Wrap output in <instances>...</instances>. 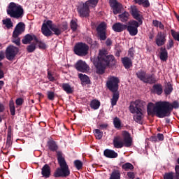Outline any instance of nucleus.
Segmentation results:
<instances>
[{
	"instance_id": "obj_1",
	"label": "nucleus",
	"mask_w": 179,
	"mask_h": 179,
	"mask_svg": "<svg viewBox=\"0 0 179 179\" xmlns=\"http://www.w3.org/2000/svg\"><path fill=\"white\" fill-rule=\"evenodd\" d=\"M179 103L177 101H174L172 103L163 101H158L155 103H149L147 106L148 115L155 117L156 115L158 118H164L166 117H170L173 108H178Z\"/></svg>"
},
{
	"instance_id": "obj_2",
	"label": "nucleus",
	"mask_w": 179,
	"mask_h": 179,
	"mask_svg": "<svg viewBox=\"0 0 179 179\" xmlns=\"http://www.w3.org/2000/svg\"><path fill=\"white\" fill-rule=\"evenodd\" d=\"M92 61L96 68L97 75H104L106 69L110 66H115L117 59L113 55H106V51H99L97 57L92 58Z\"/></svg>"
},
{
	"instance_id": "obj_3",
	"label": "nucleus",
	"mask_w": 179,
	"mask_h": 179,
	"mask_svg": "<svg viewBox=\"0 0 179 179\" xmlns=\"http://www.w3.org/2000/svg\"><path fill=\"white\" fill-rule=\"evenodd\" d=\"M68 30V22H63L61 24H55L52 20H48L43 23L41 27V33L45 37H51V36H61L63 31Z\"/></svg>"
},
{
	"instance_id": "obj_4",
	"label": "nucleus",
	"mask_w": 179,
	"mask_h": 179,
	"mask_svg": "<svg viewBox=\"0 0 179 179\" xmlns=\"http://www.w3.org/2000/svg\"><path fill=\"white\" fill-rule=\"evenodd\" d=\"M57 156L59 167L57 168L53 173V177L55 178H66V177H69L71 176V170L65 158L62 156V153L59 152Z\"/></svg>"
},
{
	"instance_id": "obj_5",
	"label": "nucleus",
	"mask_w": 179,
	"mask_h": 179,
	"mask_svg": "<svg viewBox=\"0 0 179 179\" xmlns=\"http://www.w3.org/2000/svg\"><path fill=\"white\" fill-rule=\"evenodd\" d=\"M130 113L131 114H135L134 116V120L138 124H142V118H143V113H142L143 110V101L138 99L135 101H132L129 107Z\"/></svg>"
},
{
	"instance_id": "obj_6",
	"label": "nucleus",
	"mask_w": 179,
	"mask_h": 179,
	"mask_svg": "<svg viewBox=\"0 0 179 179\" xmlns=\"http://www.w3.org/2000/svg\"><path fill=\"white\" fill-rule=\"evenodd\" d=\"M99 3V0H88L81 2L77 7V12L80 17L87 18L90 16V8H96Z\"/></svg>"
},
{
	"instance_id": "obj_7",
	"label": "nucleus",
	"mask_w": 179,
	"mask_h": 179,
	"mask_svg": "<svg viewBox=\"0 0 179 179\" xmlns=\"http://www.w3.org/2000/svg\"><path fill=\"white\" fill-rule=\"evenodd\" d=\"M7 15L14 19H22L24 15V10L22 6L11 2L7 8Z\"/></svg>"
},
{
	"instance_id": "obj_8",
	"label": "nucleus",
	"mask_w": 179,
	"mask_h": 179,
	"mask_svg": "<svg viewBox=\"0 0 179 179\" xmlns=\"http://www.w3.org/2000/svg\"><path fill=\"white\" fill-rule=\"evenodd\" d=\"M137 78L143 82L144 83H149V85H153L157 80L155 77V74H149L147 73L146 71L143 70H139L138 72L136 73Z\"/></svg>"
},
{
	"instance_id": "obj_9",
	"label": "nucleus",
	"mask_w": 179,
	"mask_h": 179,
	"mask_svg": "<svg viewBox=\"0 0 179 179\" xmlns=\"http://www.w3.org/2000/svg\"><path fill=\"white\" fill-rule=\"evenodd\" d=\"M74 54L78 57H86L89 54V45L83 42H78L74 46Z\"/></svg>"
},
{
	"instance_id": "obj_10",
	"label": "nucleus",
	"mask_w": 179,
	"mask_h": 179,
	"mask_svg": "<svg viewBox=\"0 0 179 179\" xmlns=\"http://www.w3.org/2000/svg\"><path fill=\"white\" fill-rule=\"evenodd\" d=\"M120 78L115 76H110L106 81V87L110 92H118L120 87Z\"/></svg>"
},
{
	"instance_id": "obj_11",
	"label": "nucleus",
	"mask_w": 179,
	"mask_h": 179,
	"mask_svg": "<svg viewBox=\"0 0 179 179\" xmlns=\"http://www.w3.org/2000/svg\"><path fill=\"white\" fill-rule=\"evenodd\" d=\"M19 53V48L14 46L13 45H8L5 52L6 59L8 61H13L16 55Z\"/></svg>"
},
{
	"instance_id": "obj_12",
	"label": "nucleus",
	"mask_w": 179,
	"mask_h": 179,
	"mask_svg": "<svg viewBox=\"0 0 179 179\" xmlns=\"http://www.w3.org/2000/svg\"><path fill=\"white\" fill-rule=\"evenodd\" d=\"M96 33L101 41H104L107 39V24L106 22H101L98 25Z\"/></svg>"
},
{
	"instance_id": "obj_13",
	"label": "nucleus",
	"mask_w": 179,
	"mask_h": 179,
	"mask_svg": "<svg viewBox=\"0 0 179 179\" xmlns=\"http://www.w3.org/2000/svg\"><path fill=\"white\" fill-rule=\"evenodd\" d=\"M143 24H140L136 20H131L128 22L127 25V30L129 33L130 36H136L138 34V27L142 26Z\"/></svg>"
},
{
	"instance_id": "obj_14",
	"label": "nucleus",
	"mask_w": 179,
	"mask_h": 179,
	"mask_svg": "<svg viewBox=\"0 0 179 179\" xmlns=\"http://www.w3.org/2000/svg\"><path fill=\"white\" fill-rule=\"evenodd\" d=\"M130 13L132 17H134L135 20L138 22V23H140V24L143 23V21L142 20L143 19V15L141 14V11H139V10L138 9V8H136V6H131Z\"/></svg>"
},
{
	"instance_id": "obj_15",
	"label": "nucleus",
	"mask_w": 179,
	"mask_h": 179,
	"mask_svg": "<svg viewBox=\"0 0 179 179\" xmlns=\"http://www.w3.org/2000/svg\"><path fill=\"white\" fill-rule=\"evenodd\" d=\"M167 41V34L166 32L159 31L155 37V44L157 47H162Z\"/></svg>"
},
{
	"instance_id": "obj_16",
	"label": "nucleus",
	"mask_w": 179,
	"mask_h": 179,
	"mask_svg": "<svg viewBox=\"0 0 179 179\" xmlns=\"http://www.w3.org/2000/svg\"><path fill=\"white\" fill-rule=\"evenodd\" d=\"M109 5L114 15H118V13H121V10H122V4L118 2V1L109 0Z\"/></svg>"
},
{
	"instance_id": "obj_17",
	"label": "nucleus",
	"mask_w": 179,
	"mask_h": 179,
	"mask_svg": "<svg viewBox=\"0 0 179 179\" xmlns=\"http://www.w3.org/2000/svg\"><path fill=\"white\" fill-rule=\"evenodd\" d=\"M75 68L78 72H83V73H86V72H89L90 67L83 60H78L76 64Z\"/></svg>"
},
{
	"instance_id": "obj_18",
	"label": "nucleus",
	"mask_w": 179,
	"mask_h": 179,
	"mask_svg": "<svg viewBox=\"0 0 179 179\" xmlns=\"http://www.w3.org/2000/svg\"><path fill=\"white\" fill-rule=\"evenodd\" d=\"M123 136V144L125 148H131L132 146V138L129 132L124 131L122 134Z\"/></svg>"
},
{
	"instance_id": "obj_19",
	"label": "nucleus",
	"mask_w": 179,
	"mask_h": 179,
	"mask_svg": "<svg viewBox=\"0 0 179 179\" xmlns=\"http://www.w3.org/2000/svg\"><path fill=\"white\" fill-rule=\"evenodd\" d=\"M41 176L44 178H50L51 177V166L45 164L41 169Z\"/></svg>"
},
{
	"instance_id": "obj_20",
	"label": "nucleus",
	"mask_w": 179,
	"mask_h": 179,
	"mask_svg": "<svg viewBox=\"0 0 179 179\" xmlns=\"http://www.w3.org/2000/svg\"><path fill=\"white\" fill-rule=\"evenodd\" d=\"M112 29L116 33H121V31H124V30H127V24H124L121 22L115 23L112 26Z\"/></svg>"
},
{
	"instance_id": "obj_21",
	"label": "nucleus",
	"mask_w": 179,
	"mask_h": 179,
	"mask_svg": "<svg viewBox=\"0 0 179 179\" xmlns=\"http://www.w3.org/2000/svg\"><path fill=\"white\" fill-rule=\"evenodd\" d=\"M113 143L115 149H121L124 146L122 139L119 136L114 137Z\"/></svg>"
},
{
	"instance_id": "obj_22",
	"label": "nucleus",
	"mask_w": 179,
	"mask_h": 179,
	"mask_svg": "<svg viewBox=\"0 0 179 179\" xmlns=\"http://www.w3.org/2000/svg\"><path fill=\"white\" fill-rule=\"evenodd\" d=\"M103 156L108 157V159H116V157H118V153L113 150L106 149L103 151Z\"/></svg>"
},
{
	"instance_id": "obj_23",
	"label": "nucleus",
	"mask_w": 179,
	"mask_h": 179,
	"mask_svg": "<svg viewBox=\"0 0 179 179\" xmlns=\"http://www.w3.org/2000/svg\"><path fill=\"white\" fill-rule=\"evenodd\" d=\"M159 58L161 61H164V62H166L169 59V52H167V49H166V48H160Z\"/></svg>"
},
{
	"instance_id": "obj_24",
	"label": "nucleus",
	"mask_w": 179,
	"mask_h": 179,
	"mask_svg": "<svg viewBox=\"0 0 179 179\" xmlns=\"http://www.w3.org/2000/svg\"><path fill=\"white\" fill-rule=\"evenodd\" d=\"M151 92L152 93H155L158 96H160L163 93V86L162 84H155L152 86Z\"/></svg>"
},
{
	"instance_id": "obj_25",
	"label": "nucleus",
	"mask_w": 179,
	"mask_h": 179,
	"mask_svg": "<svg viewBox=\"0 0 179 179\" xmlns=\"http://www.w3.org/2000/svg\"><path fill=\"white\" fill-rule=\"evenodd\" d=\"M35 37H37L36 35L33 34H27L24 36V38L22 40V44H30L33 40L36 41Z\"/></svg>"
},
{
	"instance_id": "obj_26",
	"label": "nucleus",
	"mask_w": 179,
	"mask_h": 179,
	"mask_svg": "<svg viewBox=\"0 0 179 179\" xmlns=\"http://www.w3.org/2000/svg\"><path fill=\"white\" fill-rule=\"evenodd\" d=\"M78 78L82 82V85H90V78L86 74L78 73Z\"/></svg>"
},
{
	"instance_id": "obj_27",
	"label": "nucleus",
	"mask_w": 179,
	"mask_h": 179,
	"mask_svg": "<svg viewBox=\"0 0 179 179\" xmlns=\"http://www.w3.org/2000/svg\"><path fill=\"white\" fill-rule=\"evenodd\" d=\"M120 22L122 23H127L129 20V13L128 11H124L118 15Z\"/></svg>"
},
{
	"instance_id": "obj_28",
	"label": "nucleus",
	"mask_w": 179,
	"mask_h": 179,
	"mask_svg": "<svg viewBox=\"0 0 179 179\" xmlns=\"http://www.w3.org/2000/svg\"><path fill=\"white\" fill-rule=\"evenodd\" d=\"M122 62L125 69H129L132 66V60L129 57H125L122 58Z\"/></svg>"
},
{
	"instance_id": "obj_29",
	"label": "nucleus",
	"mask_w": 179,
	"mask_h": 179,
	"mask_svg": "<svg viewBox=\"0 0 179 179\" xmlns=\"http://www.w3.org/2000/svg\"><path fill=\"white\" fill-rule=\"evenodd\" d=\"M48 147L51 152H57L58 150V145L53 140L48 141Z\"/></svg>"
},
{
	"instance_id": "obj_30",
	"label": "nucleus",
	"mask_w": 179,
	"mask_h": 179,
	"mask_svg": "<svg viewBox=\"0 0 179 179\" xmlns=\"http://www.w3.org/2000/svg\"><path fill=\"white\" fill-rule=\"evenodd\" d=\"M62 89L66 92L67 94H72V93H73V89L71 87L69 83L62 84Z\"/></svg>"
},
{
	"instance_id": "obj_31",
	"label": "nucleus",
	"mask_w": 179,
	"mask_h": 179,
	"mask_svg": "<svg viewBox=\"0 0 179 179\" xmlns=\"http://www.w3.org/2000/svg\"><path fill=\"white\" fill-rule=\"evenodd\" d=\"M101 104V103H100V101H99L97 99H93L91 101V102L90 103V107L92 110H99V108H100Z\"/></svg>"
},
{
	"instance_id": "obj_32",
	"label": "nucleus",
	"mask_w": 179,
	"mask_h": 179,
	"mask_svg": "<svg viewBox=\"0 0 179 179\" xmlns=\"http://www.w3.org/2000/svg\"><path fill=\"white\" fill-rule=\"evenodd\" d=\"M112 93H113V94L111 99V106L114 107V106L117 105V101H118V99H120V92L116 91L112 92Z\"/></svg>"
},
{
	"instance_id": "obj_33",
	"label": "nucleus",
	"mask_w": 179,
	"mask_h": 179,
	"mask_svg": "<svg viewBox=\"0 0 179 179\" xmlns=\"http://www.w3.org/2000/svg\"><path fill=\"white\" fill-rule=\"evenodd\" d=\"M135 3L140 5V6H143V8H149L150 6V3L149 0H134Z\"/></svg>"
},
{
	"instance_id": "obj_34",
	"label": "nucleus",
	"mask_w": 179,
	"mask_h": 179,
	"mask_svg": "<svg viewBox=\"0 0 179 179\" xmlns=\"http://www.w3.org/2000/svg\"><path fill=\"white\" fill-rule=\"evenodd\" d=\"M164 92L166 96L171 94V93L173 92V85H171V82H169L166 83V85H165Z\"/></svg>"
},
{
	"instance_id": "obj_35",
	"label": "nucleus",
	"mask_w": 179,
	"mask_h": 179,
	"mask_svg": "<svg viewBox=\"0 0 179 179\" xmlns=\"http://www.w3.org/2000/svg\"><path fill=\"white\" fill-rule=\"evenodd\" d=\"M2 22H3V24H5L7 29H10V27H13V22H12V20H10V18H6L5 20H3Z\"/></svg>"
},
{
	"instance_id": "obj_36",
	"label": "nucleus",
	"mask_w": 179,
	"mask_h": 179,
	"mask_svg": "<svg viewBox=\"0 0 179 179\" xmlns=\"http://www.w3.org/2000/svg\"><path fill=\"white\" fill-rule=\"evenodd\" d=\"M113 125L117 129H120L121 128V120H120V117H115L113 119Z\"/></svg>"
},
{
	"instance_id": "obj_37",
	"label": "nucleus",
	"mask_w": 179,
	"mask_h": 179,
	"mask_svg": "<svg viewBox=\"0 0 179 179\" xmlns=\"http://www.w3.org/2000/svg\"><path fill=\"white\" fill-rule=\"evenodd\" d=\"M9 108H10V113L13 116L16 114V109L15 108V103L13 101H10L9 102Z\"/></svg>"
},
{
	"instance_id": "obj_38",
	"label": "nucleus",
	"mask_w": 179,
	"mask_h": 179,
	"mask_svg": "<svg viewBox=\"0 0 179 179\" xmlns=\"http://www.w3.org/2000/svg\"><path fill=\"white\" fill-rule=\"evenodd\" d=\"M70 27L73 32H75L78 30V23L74 20H72L70 22Z\"/></svg>"
},
{
	"instance_id": "obj_39",
	"label": "nucleus",
	"mask_w": 179,
	"mask_h": 179,
	"mask_svg": "<svg viewBox=\"0 0 179 179\" xmlns=\"http://www.w3.org/2000/svg\"><path fill=\"white\" fill-rule=\"evenodd\" d=\"M122 169H123V170H125L126 171L127 170H134V165H132V164L129 162H127L122 166Z\"/></svg>"
},
{
	"instance_id": "obj_40",
	"label": "nucleus",
	"mask_w": 179,
	"mask_h": 179,
	"mask_svg": "<svg viewBox=\"0 0 179 179\" xmlns=\"http://www.w3.org/2000/svg\"><path fill=\"white\" fill-rule=\"evenodd\" d=\"M35 42L36 43V44H38L39 48H43L44 50L47 47L45 43H43V41L38 40V38L37 37H35Z\"/></svg>"
},
{
	"instance_id": "obj_41",
	"label": "nucleus",
	"mask_w": 179,
	"mask_h": 179,
	"mask_svg": "<svg viewBox=\"0 0 179 179\" xmlns=\"http://www.w3.org/2000/svg\"><path fill=\"white\" fill-rule=\"evenodd\" d=\"M74 166L77 170H82L83 167V163L80 160L74 161Z\"/></svg>"
},
{
	"instance_id": "obj_42",
	"label": "nucleus",
	"mask_w": 179,
	"mask_h": 179,
	"mask_svg": "<svg viewBox=\"0 0 179 179\" xmlns=\"http://www.w3.org/2000/svg\"><path fill=\"white\" fill-rule=\"evenodd\" d=\"M94 135L96 139L100 140L101 138H103V131H100L99 129H96L94 130Z\"/></svg>"
},
{
	"instance_id": "obj_43",
	"label": "nucleus",
	"mask_w": 179,
	"mask_h": 179,
	"mask_svg": "<svg viewBox=\"0 0 179 179\" xmlns=\"http://www.w3.org/2000/svg\"><path fill=\"white\" fill-rule=\"evenodd\" d=\"M15 29H17V30H20L21 31H22V33L24 32V29H25V25L24 23L23 22H19L16 27Z\"/></svg>"
},
{
	"instance_id": "obj_44",
	"label": "nucleus",
	"mask_w": 179,
	"mask_h": 179,
	"mask_svg": "<svg viewBox=\"0 0 179 179\" xmlns=\"http://www.w3.org/2000/svg\"><path fill=\"white\" fill-rule=\"evenodd\" d=\"M15 29H17V30H20L21 31H22V33L24 32V29H25V25L24 23L23 22H19L16 27Z\"/></svg>"
},
{
	"instance_id": "obj_45",
	"label": "nucleus",
	"mask_w": 179,
	"mask_h": 179,
	"mask_svg": "<svg viewBox=\"0 0 179 179\" xmlns=\"http://www.w3.org/2000/svg\"><path fill=\"white\" fill-rule=\"evenodd\" d=\"M23 32L17 28H15L13 32V38H17L20 34H22Z\"/></svg>"
},
{
	"instance_id": "obj_46",
	"label": "nucleus",
	"mask_w": 179,
	"mask_h": 179,
	"mask_svg": "<svg viewBox=\"0 0 179 179\" xmlns=\"http://www.w3.org/2000/svg\"><path fill=\"white\" fill-rule=\"evenodd\" d=\"M27 50L28 52H34L36 50L35 43H31L27 47Z\"/></svg>"
},
{
	"instance_id": "obj_47",
	"label": "nucleus",
	"mask_w": 179,
	"mask_h": 179,
	"mask_svg": "<svg viewBox=\"0 0 179 179\" xmlns=\"http://www.w3.org/2000/svg\"><path fill=\"white\" fill-rule=\"evenodd\" d=\"M10 146H12V136H7L6 148L9 149Z\"/></svg>"
},
{
	"instance_id": "obj_48",
	"label": "nucleus",
	"mask_w": 179,
	"mask_h": 179,
	"mask_svg": "<svg viewBox=\"0 0 179 179\" xmlns=\"http://www.w3.org/2000/svg\"><path fill=\"white\" fill-rule=\"evenodd\" d=\"M164 179H174V173L173 172L166 173L164 176Z\"/></svg>"
},
{
	"instance_id": "obj_49",
	"label": "nucleus",
	"mask_w": 179,
	"mask_h": 179,
	"mask_svg": "<svg viewBox=\"0 0 179 179\" xmlns=\"http://www.w3.org/2000/svg\"><path fill=\"white\" fill-rule=\"evenodd\" d=\"M47 96H48V100H51L52 101L54 100V99H55V93H54V92L48 91Z\"/></svg>"
},
{
	"instance_id": "obj_50",
	"label": "nucleus",
	"mask_w": 179,
	"mask_h": 179,
	"mask_svg": "<svg viewBox=\"0 0 179 179\" xmlns=\"http://www.w3.org/2000/svg\"><path fill=\"white\" fill-rule=\"evenodd\" d=\"M171 36L174 38V40H176L177 41H179V34L176 32L174 30H171Z\"/></svg>"
},
{
	"instance_id": "obj_51",
	"label": "nucleus",
	"mask_w": 179,
	"mask_h": 179,
	"mask_svg": "<svg viewBox=\"0 0 179 179\" xmlns=\"http://www.w3.org/2000/svg\"><path fill=\"white\" fill-rule=\"evenodd\" d=\"M174 47V41L173 39H169L166 45L167 50H171V48H173Z\"/></svg>"
},
{
	"instance_id": "obj_52",
	"label": "nucleus",
	"mask_w": 179,
	"mask_h": 179,
	"mask_svg": "<svg viewBox=\"0 0 179 179\" xmlns=\"http://www.w3.org/2000/svg\"><path fill=\"white\" fill-rule=\"evenodd\" d=\"M13 43H14V44H15L16 45L20 46V38L17 37V38H13L12 40Z\"/></svg>"
},
{
	"instance_id": "obj_53",
	"label": "nucleus",
	"mask_w": 179,
	"mask_h": 179,
	"mask_svg": "<svg viewBox=\"0 0 179 179\" xmlns=\"http://www.w3.org/2000/svg\"><path fill=\"white\" fill-rule=\"evenodd\" d=\"M157 142L164 141V135H163V134H160V133L157 134Z\"/></svg>"
},
{
	"instance_id": "obj_54",
	"label": "nucleus",
	"mask_w": 179,
	"mask_h": 179,
	"mask_svg": "<svg viewBox=\"0 0 179 179\" xmlns=\"http://www.w3.org/2000/svg\"><path fill=\"white\" fill-rule=\"evenodd\" d=\"M23 103H24V101L22 98H17L15 101V104H17V106H22Z\"/></svg>"
},
{
	"instance_id": "obj_55",
	"label": "nucleus",
	"mask_w": 179,
	"mask_h": 179,
	"mask_svg": "<svg viewBox=\"0 0 179 179\" xmlns=\"http://www.w3.org/2000/svg\"><path fill=\"white\" fill-rule=\"evenodd\" d=\"M176 176L175 179H179V165L175 166Z\"/></svg>"
},
{
	"instance_id": "obj_56",
	"label": "nucleus",
	"mask_w": 179,
	"mask_h": 179,
	"mask_svg": "<svg viewBox=\"0 0 179 179\" xmlns=\"http://www.w3.org/2000/svg\"><path fill=\"white\" fill-rule=\"evenodd\" d=\"M48 78L50 82H54V80H55V78L52 76V74L50 71H48Z\"/></svg>"
},
{
	"instance_id": "obj_57",
	"label": "nucleus",
	"mask_w": 179,
	"mask_h": 179,
	"mask_svg": "<svg viewBox=\"0 0 179 179\" xmlns=\"http://www.w3.org/2000/svg\"><path fill=\"white\" fill-rule=\"evenodd\" d=\"M148 140L150 142H154L155 143H156V142H157V136H152L148 138Z\"/></svg>"
},
{
	"instance_id": "obj_58",
	"label": "nucleus",
	"mask_w": 179,
	"mask_h": 179,
	"mask_svg": "<svg viewBox=\"0 0 179 179\" xmlns=\"http://www.w3.org/2000/svg\"><path fill=\"white\" fill-rule=\"evenodd\" d=\"M106 44L107 45V47H110V45H111L113 44V41L111 40V38H108L106 41Z\"/></svg>"
},
{
	"instance_id": "obj_59",
	"label": "nucleus",
	"mask_w": 179,
	"mask_h": 179,
	"mask_svg": "<svg viewBox=\"0 0 179 179\" xmlns=\"http://www.w3.org/2000/svg\"><path fill=\"white\" fill-rule=\"evenodd\" d=\"M108 127V124H99V129H107Z\"/></svg>"
},
{
	"instance_id": "obj_60",
	"label": "nucleus",
	"mask_w": 179,
	"mask_h": 179,
	"mask_svg": "<svg viewBox=\"0 0 179 179\" xmlns=\"http://www.w3.org/2000/svg\"><path fill=\"white\" fill-rule=\"evenodd\" d=\"M127 177H129V178L134 179L135 178V173H134V172H128Z\"/></svg>"
},
{
	"instance_id": "obj_61",
	"label": "nucleus",
	"mask_w": 179,
	"mask_h": 179,
	"mask_svg": "<svg viewBox=\"0 0 179 179\" xmlns=\"http://www.w3.org/2000/svg\"><path fill=\"white\" fill-rule=\"evenodd\" d=\"M7 136H12V126H8Z\"/></svg>"
},
{
	"instance_id": "obj_62",
	"label": "nucleus",
	"mask_w": 179,
	"mask_h": 179,
	"mask_svg": "<svg viewBox=\"0 0 179 179\" xmlns=\"http://www.w3.org/2000/svg\"><path fill=\"white\" fill-rule=\"evenodd\" d=\"M5 52L3 51H0V61L5 59Z\"/></svg>"
},
{
	"instance_id": "obj_63",
	"label": "nucleus",
	"mask_w": 179,
	"mask_h": 179,
	"mask_svg": "<svg viewBox=\"0 0 179 179\" xmlns=\"http://www.w3.org/2000/svg\"><path fill=\"white\" fill-rule=\"evenodd\" d=\"M128 55H129V57L130 58H134V50H131V49H129V50Z\"/></svg>"
},
{
	"instance_id": "obj_64",
	"label": "nucleus",
	"mask_w": 179,
	"mask_h": 179,
	"mask_svg": "<svg viewBox=\"0 0 179 179\" xmlns=\"http://www.w3.org/2000/svg\"><path fill=\"white\" fill-rule=\"evenodd\" d=\"M5 111V106L0 103V113H3Z\"/></svg>"
}]
</instances>
